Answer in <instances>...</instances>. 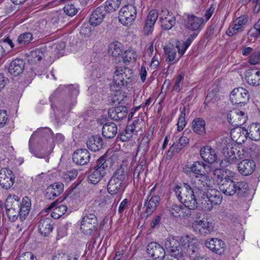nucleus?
<instances>
[{
	"instance_id": "4be33fe9",
	"label": "nucleus",
	"mask_w": 260,
	"mask_h": 260,
	"mask_svg": "<svg viewBox=\"0 0 260 260\" xmlns=\"http://www.w3.org/2000/svg\"><path fill=\"white\" fill-rule=\"evenodd\" d=\"M205 244L208 248L218 254H222L224 252L225 244L221 240L212 238L207 240Z\"/></svg>"
},
{
	"instance_id": "f8f14e48",
	"label": "nucleus",
	"mask_w": 260,
	"mask_h": 260,
	"mask_svg": "<svg viewBox=\"0 0 260 260\" xmlns=\"http://www.w3.org/2000/svg\"><path fill=\"white\" fill-rule=\"evenodd\" d=\"M250 94L248 91L243 87L234 89L230 95V100L233 104H246L249 100Z\"/></svg>"
},
{
	"instance_id": "58836bf2",
	"label": "nucleus",
	"mask_w": 260,
	"mask_h": 260,
	"mask_svg": "<svg viewBox=\"0 0 260 260\" xmlns=\"http://www.w3.org/2000/svg\"><path fill=\"white\" fill-rule=\"evenodd\" d=\"M20 202L18 197L16 196H10L6 200V210H19V208H20L19 205H20Z\"/></svg>"
},
{
	"instance_id": "6e6d98bb",
	"label": "nucleus",
	"mask_w": 260,
	"mask_h": 260,
	"mask_svg": "<svg viewBox=\"0 0 260 260\" xmlns=\"http://www.w3.org/2000/svg\"><path fill=\"white\" fill-rule=\"evenodd\" d=\"M201 207L203 210L205 211H210L213 208V205L207 199V197L203 196V193L201 197Z\"/></svg>"
},
{
	"instance_id": "680f3d73",
	"label": "nucleus",
	"mask_w": 260,
	"mask_h": 260,
	"mask_svg": "<svg viewBox=\"0 0 260 260\" xmlns=\"http://www.w3.org/2000/svg\"><path fill=\"white\" fill-rule=\"evenodd\" d=\"M260 61V52L255 51L249 57L248 62L250 64L255 65Z\"/></svg>"
},
{
	"instance_id": "cd10ccee",
	"label": "nucleus",
	"mask_w": 260,
	"mask_h": 260,
	"mask_svg": "<svg viewBox=\"0 0 260 260\" xmlns=\"http://www.w3.org/2000/svg\"><path fill=\"white\" fill-rule=\"evenodd\" d=\"M127 108L125 106H120L109 109V117L114 120H121L125 118L127 115Z\"/></svg>"
},
{
	"instance_id": "39448f33",
	"label": "nucleus",
	"mask_w": 260,
	"mask_h": 260,
	"mask_svg": "<svg viewBox=\"0 0 260 260\" xmlns=\"http://www.w3.org/2000/svg\"><path fill=\"white\" fill-rule=\"evenodd\" d=\"M126 172L124 168L117 169L110 179L107 185V191L111 195L116 194L123 191L124 188V180Z\"/></svg>"
},
{
	"instance_id": "473e14b6",
	"label": "nucleus",
	"mask_w": 260,
	"mask_h": 260,
	"mask_svg": "<svg viewBox=\"0 0 260 260\" xmlns=\"http://www.w3.org/2000/svg\"><path fill=\"white\" fill-rule=\"evenodd\" d=\"M206 122L203 118H195L191 123V128L194 133L203 136L206 134Z\"/></svg>"
},
{
	"instance_id": "2f4dec72",
	"label": "nucleus",
	"mask_w": 260,
	"mask_h": 260,
	"mask_svg": "<svg viewBox=\"0 0 260 260\" xmlns=\"http://www.w3.org/2000/svg\"><path fill=\"white\" fill-rule=\"evenodd\" d=\"M245 79L247 83L252 86L260 85V71L249 70L245 73Z\"/></svg>"
},
{
	"instance_id": "a878e982",
	"label": "nucleus",
	"mask_w": 260,
	"mask_h": 260,
	"mask_svg": "<svg viewBox=\"0 0 260 260\" xmlns=\"http://www.w3.org/2000/svg\"><path fill=\"white\" fill-rule=\"evenodd\" d=\"M231 135L232 139L237 143H243L246 141L248 136V131L246 128L238 126L231 130Z\"/></svg>"
},
{
	"instance_id": "423d86ee",
	"label": "nucleus",
	"mask_w": 260,
	"mask_h": 260,
	"mask_svg": "<svg viewBox=\"0 0 260 260\" xmlns=\"http://www.w3.org/2000/svg\"><path fill=\"white\" fill-rule=\"evenodd\" d=\"M52 132L51 130L48 127L39 128L37 131L34 132L30 137L29 141V151L37 157L44 158L49 152V151H47V148L43 147V152H38L33 149L32 145V142L35 137H43L45 138L47 141L48 139L52 138Z\"/></svg>"
},
{
	"instance_id": "49530a36",
	"label": "nucleus",
	"mask_w": 260,
	"mask_h": 260,
	"mask_svg": "<svg viewBox=\"0 0 260 260\" xmlns=\"http://www.w3.org/2000/svg\"><path fill=\"white\" fill-rule=\"evenodd\" d=\"M121 44L119 43H112L110 44L108 49V53L110 55L117 57L121 53Z\"/></svg>"
},
{
	"instance_id": "c756f323",
	"label": "nucleus",
	"mask_w": 260,
	"mask_h": 260,
	"mask_svg": "<svg viewBox=\"0 0 260 260\" xmlns=\"http://www.w3.org/2000/svg\"><path fill=\"white\" fill-rule=\"evenodd\" d=\"M38 229L39 232L43 236H48L53 229L52 219L50 218L40 219L38 223Z\"/></svg>"
},
{
	"instance_id": "13d9d810",
	"label": "nucleus",
	"mask_w": 260,
	"mask_h": 260,
	"mask_svg": "<svg viewBox=\"0 0 260 260\" xmlns=\"http://www.w3.org/2000/svg\"><path fill=\"white\" fill-rule=\"evenodd\" d=\"M145 205L146 206L145 213L147 214V216L151 215L157 208L155 204L148 200V198L147 200L145 202Z\"/></svg>"
},
{
	"instance_id": "79ce46f5",
	"label": "nucleus",
	"mask_w": 260,
	"mask_h": 260,
	"mask_svg": "<svg viewBox=\"0 0 260 260\" xmlns=\"http://www.w3.org/2000/svg\"><path fill=\"white\" fill-rule=\"evenodd\" d=\"M150 136L149 134H146L141 139L138 147V151L141 152L142 154H145L149 148Z\"/></svg>"
},
{
	"instance_id": "aec40b11",
	"label": "nucleus",
	"mask_w": 260,
	"mask_h": 260,
	"mask_svg": "<svg viewBox=\"0 0 260 260\" xmlns=\"http://www.w3.org/2000/svg\"><path fill=\"white\" fill-rule=\"evenodd\" d=\"M204 23L203 18L193 15H187L185 26L190 30L196 31L201 29L203 27Z\"/></svg>"
},
{
	"instance_id": "338daca9",
	"label": "nucleus",
	"mask_w": 260,
	"mask_h": 260,
	"mask_svg": "<svg viewBox=\"0 0 260 260\" xmlns=\"http://www.w3.org/2000/svg\"><path fill=\"white\" fill-rule=\"evenodd\" d=\"M77 172L75 170L69 171L66 173L64 178L67 180H72L77 176Z\"/></svg>"
},
{
	"instance_id": "6e6552de",
	"label": "nucleus",
	"mask_w": 260,
	"mask_h": 260,
	"mask_svg": "<svg viewBox=\"0 0 260 260\" xmlns=\"http://www.w3.org/2000/svg\"><path fill=\"white\" fill-rule=\"evenodd\" d=\"M136 7L132 5H125L119 12V21L123 25L128 26L136 19Z\"/></svg>"
},
{
	"instance_id": "bf43d9fd",
	"label": "nucleus",
	"mask_w": 260,
	"mask_h": 260,
	"mask_svg": "<svg viewBox=\"0 0 260 260\" xmlns=\"http://www.w3.org/2000/svg\"><path fill=\"white\" fill-rule=\"evenodd\" d=\"M64 12L70 16H73L78 12V10L73 5H67L63 8Z\"/></svg>"
},
{
	"instance_id": "5fc2aeb1",
	"label": "nucleus",
	"mask_w": 260,
	"mask_h": 260,
	"mask_svg": "<svg viewBox=\"0 0 260 260\" xmlns=\"http://www.w3.org/2000/svg\"><path fill=\"white\" fill-rule=\"evenodd\" d=\"M182 205L176 204H173L169 208V212L174 217H180Z\"/></svg>"
},
{
	"instance_id": "4c0bfd02",
	"label": "nucleus",
	"mask_w": 260,
	"mask_h": 260,
	"mask_svg": "<svg viewBox=\"0 0 260 260\" xmlns=\"http://www.w3.org/2000/svg\"><path fill=\"white\" fill-rule=\"evenodd\" d=\"M247 131L248 137L251 140L255 141L260 140V123H252L249 126Z\"/></svg>"
},
{
	"instance_id": "864d4df0",
	"label": "nucleus",
	"mask_w": 260,
	"mask_h": 260,
	"mask_svg": "<svg viewBox=\"0 0 260 260\" xmlns=\"http://www.w3.org/2000/svg\"><path fill=\"white\" fill-rule=\"evenodd\" d=\"M30 56L34 59L35 61H39L45 56V55L41 49H37L30 52Z\"/></svg>"
},
{
	"instance_id": "dca6fc26",
	"label": "nucleus",
	"mask_w": 260,
	"mask_h": 260,
	"mask_svg": "<svg viewBox=\"0 0 260 260\" xmlns=\"http://www.w3.org/2000/svg\"><path fill=\"white\" fill-rule=\"evenodd\" d=\"M15 182V176L10 170L3 168L0 170V185L6 189H10Z\"/></svg>"
},
{
	"instance_id": "72a5a7b5",
	"label": "nucleus",
	"mask_w": 260,
	"mask_h": 260,
	"mask_svg": "<svg viewBox=\"0 0 260 260\" xmlns=\"http://www.w3.org/2000/svg\"><path fill=\"white\" fill-rule=\"evenodd\" d=\"M117 133V127L113 122H107L102 127V135L106 139L114 138Z\"/></svg>"
},
{
	"instance_id": "09e8293b",
	"label": "nucleus",
	"mask_w": 260,
	"mask_h": 260,
	"mask_svg": "<svg viewBox=\"0 0 260 260\" xmlns=\"http://www.w3.org/2000/svg\"><path fill=\"white\" fill-rule=\"evenodd\" d=\"M137 57V55L135 50L133 49H128L126 50L123 54L122 59L124 63L135 61Z\"/></svg>"
},
{
	"instance_id": "a19ab883",
	"label": "nucleus",
	"mask_w": 260,
	"mask_h": 260,
	"mask_svg": "<svg viewBox=\"0 0 260 260\" xmlns=\"http://www.w3.org/2000/svg\"><path fill=\"white\" fill-rule=\"evenodd\" d=\"M164 51L168 55V59L169 61H173L176 57L178 48L177 47V42L175 45H169L164 46Z\"/></svg>"
},
{
	"instance_id": "3c124183",
	"label": "nucleus",
	"mask_w": 260,
	"mask_h": 260,
	"mask_svg": "<svg viewBox=\"0 0 260 260\" xmlns=\"http://www.w3.org/2000/svg\"><path fill=\"white\" fill-rule=\"evenodd\" d=\"M67 207L63 205H60L55 208L51 213L52 217L57 219L59 218L66 212Z\"/></svg>"
},
{
	"instance_id": "c03bdc74",
	"label": "nucleus",
	"mask_w": 260,
	"mask_h": 260,
	"mask_svg": "<svg viewBox=\"0 0 260 260\" xmlns=\"http://www.w3.org/2000/svg\"><path fill=\"white\" fill-rule=\"evenodd\" d=\"M33 36L30 32H24L20 35L17 39V43L20 47L29 44L32 40Z\"/></svg>"
},
{
	"instance_id": "f3484780",
	"label": "nucleus",
	"mask_w": 260,
	"mask_h": 260,
	"mask_svg": "<svg viewBox=\"0 0 260 260\" xmlns=\"http://www.w3.org/2000/svg\"><path fill=\"white\" fill-rule=\"evenodd\" d=\"M248 22V17L244 15L237 18L233 22V24L229 27L226 34L233 36L238 31H241L245 28Z\"/></svg>"
},
{
	"instance_id": "b1692460",
	"label": "nucleus",
	"mask_w": 260,
	"mask_h": 260,
	"mask_svg": "<svg viewBox=\"0 0 260 260\" xmlns=\"http://www.w3.org/2000/svg\"><path fill=\"white\" fill-rule=\"evenodd\" d=\"M255 169V163L251 159H245L238 164L239 172L244 176L251 175Z\"/></svg>"
},
{
	"instance_id": "412c9836",
	"label": "nucleus",
	"mask_w": 260,
	"mask_h": 260,
	"mask_svg": "<svg viewBox=\"0 0 260 260\" xmlns=\"http://www.w3.org/2000/svg\"><path fill=\"white\" fill-rule=\"evenodd\" d=\"M200 156L205 161L210 164H213L217 159L215 150L209 145L204 146L201 149Z\"/></svg>"
},
{
	"instance_id": "4468645a",
	"label": "nucleus",
	"mask_w": 260,
	"mask_h": 260,
	"mask_svg": "<svg viewBox=\"0 0 260 260\" xmlns=\"http://www.w3.org/2000/svg\"><path fill=\"white\" fill-rule=\"evenodd\" d=\"M159 15V21L163 29H171L176 24V17L168 10H162Z\"/></svg>"
},
{
	"instance_id": "9b49d317",
	"label": "nucleus",
	"mask_w": 260,
	"mask_h": 260,
	"mask_svg": "<svg viewBox=\"0 0 260 260\" xmlns=\"http://www.w3.org/2000/svg\"><path fill=\"white\" fill-rule=\"evenodd\" d=\"M165 246L167 251L176 256L182 257L184 255L182 247L178 241V238L170 236L166 239Z\"/></svg>"
},
{
	"instance_id": "4d7b16f0",
	"label": "nucleus",
	"mask_w": 260,
	"mask_h": 260,
	"mask_svg": "<svg viewBox=\"0 0 260 260\" xmlns=\"http://www.w3.org/2000/svg\"><path fill=\"white\" fill-rule=\"evenodd\" d=\"M8 218L11 221H15L18 216L20 217V212L18 209L6 210Z\"/></svg>"
},
{
	"instance_id": "f03ea898",
	"label": "nucleus",
	"mask_w": 260,
	"mask_h": 260,
	"mask_svg": "<svg viewBox=\"0 0 260 260\" xmlns=\"http://www.w3.org/2000/svg\"><path fill=\"white\" fill-rule=\"evenodd\" d=\"M174 191L179 202L183 206L190 209H197L198 202L195 193H198L193 187L187 183H183L180 186L175 187Z\"/></svg>"
},
{
	"instance_id": "ddd939ff",
	"label": "nucleus",
	"mask_w": 260,
	"mask_h": 260,
	"mask_svg": "<svg viewBox=\"0 0 260 260\" xmlns=\"http://www.w3.org/2000/svg\"><path fill=\"white\" fill-rule=\"evenodd\" d=\"M227 118L231 125L238 127L246 122L247 116L244 112L237 109L231 110L228 113Z\"/></svg>"
},
{
	"instance_id": "e433bc0d",
	"label": "nucleus",
	"mask_w": 260,
	"mask_h": 260,
	"mask_svg": "<svg viewBox=\"0 0 260 260\" xmlns=\"http://www.w3.org/2000/svg\"><path fill=\"white\" fill-rule=\"evenodd\" d=\"M203 196L207 197L213 206L219 205L222 201V198L220 192L214 189H210L206 193L204 192Z\"/></svg>"
},
{
	"instance_id": "9d476101",
	"label": "nucleus",
	"mask_w": 260,
	"mask_h": 260,
	"mask_svg": "<svg viewBox=\"0 0 260 260\" xmlns=\"http://www.w3.org/2000/svg\"><path fill=\"white\" fill-rule=\"evenodd\" d=\"M237 148H234L232 144L228 143L222 146V153L224 156V159L222 160L220 165L228 166L230 164L235 163L237 160L236 154Z\"/></svg>"
},
{
	"instance_id": "2eb2a0df",
	"label": "nucleus",
	"mask_w": 260,
	"mask_h": 260,
	"mask_svg": "<svg viewBox=\"0 0 260 260\" xmlns=\"http://www.w3.org/2000/svg\"><path fill=\"white\" fill-rule=\"evenodd\" d=\"M197 239L192 236L185 235L180 239V244L182 247L184 254L190 255L194 253L196 250L195 244H197Z\"/></svg>"
},
{
	"instance_id": "ea45409f",
	"label": "nucleus",
	"mask_w": 260,
	"mask_h": 260,
	"mask_svg": "<svg viewBox=\"0 0 260 260\" xmlns=\"http://www.w3.org/2000/svg\"><path fill=\"white\" fill-rule=\"evenodd\" d=\"M207 166L206 164L201 161H197L193 162L190 167V171L196 175H201L205 173L204 169Z\"/></svg>"
},
{
	"instance_id": "393cba45",
	"label": "nucleus",
	"mask_w": 260,
	"mask_h": 260,
	"mask_svg": "<svg viewBox=\"0 0 260 260\" xmlns=\"http://www.w3.org/2000/svg\"><path fill=\"white\" fill-rule=\"evenodd\" d=\"M106 13H108L107 11L103 6L98 7L90 15L89 22L91 25L96 26L101 24L103 21Z\"/></svg>"
},
{
	"instance_id": "774afa93",
	"label": "nucleus",
	"mask_w": 260,
	"mask_h": 260,
	"mask_svg": "<svg viewBox=\"0 0 260 260\" xmlns=\"http://www.w3.org/2000/svg\"><path fill=\"white\" fill-rule=\"evenodd\" d=\"M183 148V147L181 146L178 142L176 141V142L174 143L170 148L169 151L172 152L173 154L177 153L179 152Z\"/></svg>"
},
{
	"instance_id": "8fccbe9b",
	"label": "nucleus",
	"mask_w": 260,
	"mask_h": 260,
	"mask_svg": "<svg viewBox=\"0 0 260 260\" xmlns=\"http://www.w3.org/2000/svg\"><path fill=\"white\" fill-rule=\"evenodd\" d=\"M202 234L206 235L210 233L213 230L214 224L211 220L208 219H202Z\"/></svg>"
},
{
	"instance_id": "052dcab7",
	"label": "nucleus",
	"mask_w": 260,
	"mask_h": 260,
	"mask_svg": "<svg viewBox=\"0 0 260 260\" xmlns=\"http://www.w3.org/2000/svg\"><path fill=\"white\" fill-rule=\"evenodd\" d=\"M196 209H190L189 207L182 206L181 208V214L180 217L187 218L189 217L194 212Z\"/></svg>"
},
{
	"instance_id": "603ef678",
	"label": "nucleus",
	"mask_w": 260,
	"mask_h": 260,
	"mask_svg": "<svg viewBox=\"0 0 260 260\" xmlns=\"http://www.w3.org/2000/svg\"><path fill=\"white\" fill-rule=\"evenodd\" d=\"M184 75L179 74L176 79L172 90L179 92L182 88L183 83Z\"/></svg>"
},
{
	"instance_id": "de8ad7c7",
	"label": "nucleus",
	"mask_w": 260,
	"mask_h": 260,
	"mask_svg": "<svg viewBox=\"0 0 260 260\" xmlns=\"http://www.w3.org/2000/svg\"><path fill=\"white\" fill-rule=\"evenodd\" d=\"M180 110L181 111V113L179 115L177 123V131L178 132L182 131L187 123V122L185 120V107L184 106L182 108H180Z\"/></svg>"
},
{
	"instance_id": "7c9ffc66",
	"label": "nucleus",
	"mask_w": 260,
	"mask_h": 260,
	"mask_svg": "<svg viewBox=\"0 0 260 260\" xmlns=\"http://www.w3.org/2000/svg\"><path fill=\"white\" fill-rule=\"evenodd\" d=\"M158 16V14L156 10H152L150 11L144 27V31L147 35H149L152 31L153 25L157 19Z\"/></svg>"
},
{
	"instance_id": "f704fd0d",
	"label": "nucleus",
	"mask_w": 260,
	"mask_h": 260,
	"mask_svg": "<svg viewBox=\"0 0 260 260\" xmlns=\"http://www.w3.org/2000/svg\"><path fill=\"white\" fill-rule=\"evenodd\" d=\"M86 144L89 149L95 152L103 147V141L101 137L95 135L89 138Z\"/></svg>"
},
{
	"instance_id": "6ab92c4d",
	"label": "nucleus",
	"mask_w": 260,
	"mask_h": 260,
	"mask_svg": "<svg viewBox=\"0 0 260 260\" xmlns=\"http://www.w3.org/2000/svg\"><path fill=\"white\" fill-rule=\"evenodd\" d=\"M64 185L62 183L55 182L49 185L45 190V197L46 199L51 200L59 196L63 191Z\"/></svg>"
},
{
	"instance_id": "c85d7f7f",
	"label": "nucleus",
	"mask_w": 260,
	"mask_h": 260,
	"mask_svg": "<svg viewBox=\"0 0 260 260\" xmlns=\"http://www.w3.org/2000/svg\"><path fill=\"white\" fill-rule=\"evenodd\" d=\"M25 62L22 59L16 58L11 61L9 67V72L14 76L20 75L24 69Z\"/></svg>"
},
{
	"instance_id": "0e129e2a",
	"label": "nucleus",
	"mask_w": 260,
	"mask_h": 260,
	"mask_svg": "<svg viewBox=\"0 0 260 260\" xmlns=\"http://www.w3.org/2000/svg\"><path fill=\"white\" fill-rule=\"evenodd\" d=\"M17 260H37V258L32 253L26 252L21 254Z\"/></svg>"
},
{
	"instance_id": "69168bd1",
	"label": "nucleus",
	"mask_w": 260,
	"mask_h": 260,
	"mask_svg": "<svg viewBox=\"0 0 260 260\" xmlns=\"http://www.w3.org/2000/svg\"><path fill=\"white\" fill-rule=\"evenodd\" d=\"M192 228L196 232H199L202 234L203 225L202 220L194 221L192 223Z\"/></svg>"
},
{
	"instance_id": "a211bd4d",
	"label": "nucleus",
	"mask_w": 260,
	"mask_h": 260,
	"mask_svg": "<svg viewBox=\"0 0 260 260\" xmlns=\"http://www.w3.org/2000/svg\"><path fill=\"white\" fill-rule=\"evenodd\" d=\"M147 252L150 257L157 260H162L166 254L163 247L158 243L153 242L148 244Z\"/></svg>"
},
{
	"instance_id": "7ed1b4c3",
	"label": "nucleus",
	"mask_w": 260,
	"mask_h": 260,
	"mask_svg": "<svg viewBox=\"0 0 260 260\" xmlns=\"http://www.w3.org/2000/svg\"><path fill=\"white\" fill-rule=\"evenodd\" d=\"M112 166V159L106 154L101 156L96 161V166L89 171L88 181L89 183L96 184L99 182L110 170Z\"/></svg>"
},
{
	"instance_id": "5701e85b",
	"label": "nucleus",
	"mask_w": 260,
	"mask_h": 260,
	"mask_svg": "<svg viewBox=\"0 0 260 260\" xmlns=\"http://www.w3.org/2000/svg\"><path fill=\"white\" fill-rule=\"evenodd\" d=\"M72 159L77 165H85L89 161L90 153L85 149H78L73 153Z\"/></svg>"
},
{
	"instance_id": "1a4fd4ad",
	"label": "nucleus",
	"mask_w": 260,
	"mask_h": 260,
	"mask_svg": "<svg viewBox=\"0 0 260 260\" xmlns=\"http://www.w3.org/2000/svg\"><path fill=\"white\" fill-rule=\"evenodd\" d=\"M144 122L141 119H137L134 120L133 122L128 125L124 131L122 132L119 135V139L122 142L128 141L131 139L134 134H137L139 131L141 130L142 125Z\"/></svg>"
},
{
	"instance_id": "bb28decb",
	"label": "nucleus",
	"mask_w": 260,
	"mask_h": 260,
	"mask_svg": "<svg viewBox=\"0 0 260 260\" xmlns=\"http://www.w3.org/2000/svg\"><path fill=\"white\" fill-rule=\"evenodd\" d=\"M209 182V179L205 175V173L199 176L196 175L191 181V183L192 186L191 187H193L198 192L201 193L203 188L207 187Z\"/></svg>"
},
{
	"instance_id": "f257e3e1",
	"label": "nucleus",
	"mask_w": 260,
	"mask_h": 260,
	"mask_svg": "<svg viewBox=\"0 0 260 260\" xmlns=\"http://www.w3.org/2000/svg\"><path fill=\"white\" fill-rule=\"evenodd\" d=\"M214 175L220 190L226 196H232L235 194L240 197L246 195L248 186L244 182L234 181L235 173L225 169H216Z\"/></svg>"
},
{
	"instance_id": "20e7f679",
	"label": "nucleus",
	"mask_w": 260,
	"mask_h": 260,
	"mask_svg": "<svg viewBox=\"0 0 260 260\" xmlns=\"http://www.w3.org/2000/svg\"><path fill=\"white\" fill-rule=\"evenodd\" d=\"M132 71L128 68L116 67L113 76V82L110 85L112 91H119L122 88H127L132 85Z\"/></svg>"
},
{
	"instance_id": "0eeeda50",
	"label": "nucleus",
	"mask_w": 260,
	"mask_h": 260,
	"mask_svg": "<svg viewBox=\"0 0 260 260\" xmlns=\"http://www.w3.org/2000/svg\"><path fill=\"white\" fill-rule=\"evenodd\" d=\"M99 223L96 216L92 213H86L82 218L80 229L87 235H91L98 230Z\"/></svg>"
},
{
	"instance_id": "c9c22d12",
	"label": "nucleus",
	"mask_w": 260,
	"mask_h": 260,
	"mask_svg": "<svg viewBox=\"0 0 260 260\" xmlns=\"http://www.w3.org/2000/svg\"><path fill=\"white\" fill-rule=\"evenodd\" d=\"M20 208H19L20 212V220L21 221H24L28 216L31 208L30 200L27 197L23 198L20 202Z\"/></svg>"
},
{
	"instance_id": "e2e57ef3",
	"label": "nucleus",
	"mask_w": 260,
	"mask_h": 260,
	"mask_svg": "<svg viewBox=\"0 0 260 260\" xmlns=\"http://www.w3.org/2000/svg\"><path fill=\"white\" fill-rule=\"evenodd\" d=\"M52 260H77L76 257H72L68 254L59 253L54 255Z\"/></svg>"
},
{
	"instance_id": "a18cd8bd",
	"label": "nucleus",
	"mask_w": 260,
	"mask_h": 260,
	"mask_svg": "<svg viewBox=\"0 0 260 260\" xmlns=\"http://www.w3.org/2000/svg\"><path fill=\"white\" fill-rule=\"evenodd\" d=\"M121 0H107L103 7H105L108 13L115 11L119 7Z\"/></svg>"
},
{
	"instance_id": "37998d69",
	"label": "nucleus",
	"mask_w": 260,
	"mask_h": 260,
	"mask_svg": "<svg viewBox=\"0 0 260 260\" xmlns=\"http://www.w3.org/2000/svg\"><path fill=\"white\" fill-rule=\"evenodd\" d=\"M193 40V37H188L186 41L183 43L177 42V47L178 48V52L179 55V58L183 56Z\"/></svg>"
}]
</instances>
